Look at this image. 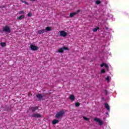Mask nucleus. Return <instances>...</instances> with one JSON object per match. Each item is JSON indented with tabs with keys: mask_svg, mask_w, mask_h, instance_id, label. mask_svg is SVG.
<instances>
[{
	"mask_svg": "<svg viewBox=\"0 0 129 129\" xmlns=\"http://www.w3.org/2000/svg\"><path fill=\"white\" fill-rule=\"evenodd\" d=\"M44 33H46V30L44 29L37 31V33L39 35H41V34H44Z\"/></svg>",
	"mask_w": 129,
	"mask_h": 129,
	"instance_id": "1a4fd4ad",
	"label": "nucleus"
},
{
	"mask_svg": "<svg viewBox=\"0 0 129 129\" xmlns=\"http://www.w3.org/2000/svg\"><path fill=\"white\" fill-rule=\"evenodd\" d=\"M104 104L105 107L107 109V110H108V111H110V108H109V105L107 103H105Z\"/></svg>",
	"mask_w": 129,
	"mask_h": 129,
	"instance_id": "9b49d317",
	"label": "nucleus"
},
{
	"mask_svg": "<svg viewBox=\"0 0 129 129\" xmlns=\"http://www.w3.org/2000/svg\"><path fill=\"white\" fill-rule=\"evenodd\" d=\"M83 118L85 120H87V121H88V120H89V118H88L86 117H83Z\"/></svg>",
	"mask_w": 129,
	"mask_h": 129,
	"instance_id": "412c9836",
	"label": "nucleus"
},
{
	"mask_svg": "<svg viewBox=\"0 0 129 129\" xmlns=\"http://www.w3.org/2000/svg\"><path fill=\"white\" fill-rule=\"evenodd\" d=\"M106 70H107V71H108V69H109V68L108 67H107V68H106Z\"/></svg>",
	"mask_w": 129,
	"mask_h": 129,
	"instance_id": "7c9ffc66",
	"label": "nucleus"
},
{
	"mask_svg": "<svg viewBox=\"0 0 129 129\" xmlns=\"http://www.w3.org/2000/svg\"><path fill=\"white\" fill-rule=\"evenodd\" d=\"M58 122H59V120H56V119H54L52 121V124H56V123H58Z\"/></svg>",
	"mask_w": 129,
	"mask_h": 129,
	"instance_id": "4468645a",
	"label": "nucleus"
},
{
	"mask_svg": "<svg viewBox=\"0 0 129 129\" xmlns=\"http://www.w3.org/2000/svg\"><path fill=\"white\" fill-rule=\"evenodd\" d=\"M23 3H24V4H25V5H28V3L26 1H23Z\"/></svg>",
	"mask_w": 129,
	"mask_h": 129,
	"instance_id": "cd10ccee",
	"label": "nucleus"
},
{
	"mask_svg": "<svg viewBox=\"0 0 129 129\" xmlns=\"http://www.w3.org/2000/svg\"><path fill=\"white\" fill-rule=\"evenodd\" d=\"M104 66L105 67V68H107V67H108V65H107V64L106 63H105Z\"/></svg>",
	"mask_w": 129,
	"mask_h": 129,
	"instance_id": "bb28decb",
	"label": "nucleus"
},
{
	"mask_svg": "<svg viewBox=\"0 0 129 129\" xmlns=\"http://www.w3.org/2000/svg\"><path fill=\"white\" fill-rule=\"evenodd\" d=\"M30 116H31V117H36L37 118H39L40 117H42V115H41L40 113H33Z\"/></svg>",
	"mask_w": 129,
	"mask_h": 129,
	"instance_id": "423d86ee",
	"label": "nucleus"
},
{
	"mask_svg": "<svg viewBox=\"0 0 129 129\" xmlns=\"http://www.w3.org/2000/svg\"><path fill=\"white\" fill-rule=\"evenodd\" d=\"M96 5H99V4H100V1L97 0V1L96 2Z\"/></svg>",
	"mask_w": 129,
	"mask_h": 129,
	"instance_id": "4be33fe9",
	"label": "nucleus"
},
{
	"mask_svg": "<svg viewBox=\"0 0 129 129\" xmlns=\"http://www.w3.org/2000/svg\"><path fill=\"white\" fill-rule=\"evenodd\" d=\"M38 109H39L38 106H31L29 107V110L30 111H31V112H35V111H37Z\"/></svg>",
	"mask_w": 129,
	"mask_h": 129,
	"instance_id": "7ed1b4c3",
	"label": "nucleus"
},
{
	"mask_svg": "<svg viewBox=\"0 0 129 129\" xmlns=\"http://www.w3.org/2000/svg\"><path fill=\"white\" fill-rule=\"evenodd\" d=\"M104 92L106 94H107V91L106 90H104Z\"/></svg>",
	"mask_w": 129,
	"mask_h": 129,
	"instance_id": "c756f323",
	"label": "nucleus"
},
{
	"mask_svg": "<svg viewBox=\"0 0 129 129\" xmlns=\"http://www.w3.org/2000/svg\"><path fill=\"white\" fill-rule=\"evenodd\" d=\"M104 65H105V63H102V64H101V65H100V66H101V67H103V66H104Z\"/></svg>",
	"mask_w": 129,
	"mask_h": 129,
	"instance_id": "c85d7f7f",
	"label": "nucleus"
},
{
	"mask_svg": "<svg viewBox=\"0 0 129 129\" xmlns=\"http://www.w3.org/2000/svg\"><path fill=\"white\" fill-rule=\"evenodd\" d=\"M24 18H25V15H21L20 17H18L17 19L21 21V20H23V19H24Z\"/></svg>",
	"mask_w": 129,
	"mask_h": 129,
	"instance_id": "2eb2a0df",
	"label": "nucleus"
},
{
	"mask_svg": "<svg viewBox=\"0 0 129 129\" xmlns=\"http://www.w3.org/2000/svg\"><path fill=\"white\" fill-rule=\"evenodd\" d=\"M30 2H35V1H36V0H30Z\"/></svg>",
	"mask_w": 129,
	"mask_h": 129,
	"instance_id": "2f4dec72",
	"label": "nucleus"
},
{
	"mask_svg": "<svg viewBox=\"0 0 129 129\" xmlns=\"http://www.w3.org/2000/svg\"><path fill=\"white\" fill-rule=\"evenodd\" d=\"M1 46L2 47H6V44L5 42H2L1 43Z\"/></svg>",
	"mask_w": 129,
	"mask_h": 129,
	"instance_id": "6ab92c4d",
	"label": "nucleus"
},
{
	"mask_svg": "<svg viewBox=\"0 0 129 129\" xmlns=\"http://www.w3.org/2000/svg\"><path fill=\"white\" fill-rule=\"evenodd\" d=\"M94 120H95V121H96L97 122H98L99 125H102V124H103V122L102 121V120L99 119V118H94Z\"/></svg>",
	"mask_w": 129,
	"mask_h": 129,
	"instance_id": "20e7f679",
	"label": "nucleus"
},
{
	"mask_svg": "<svg viewBox=\"0 0 129 129\" xmlns=\"http://www.w3.org/2000/svg\"><path fill=\"white\" fill-rule=\"evenodd\" d=\"M64 52V50L63 49V48H60L58 50V53H63Z\"/></svg>",
	"mask_w": 129,
	"mask_h": 129,
	"instance_id": "dca6fc26",
	"label": "nucleus"
},
{
	"mask_svg": "<svg viewBox=\"0 0 129 129\" xmlns=\"http://www.w3.org/2000/svg\"><path fill=\"white\" fill-rule=\"evenodd\" d=\"M30 49L32 51H37V50L39 49V47L34 45L31 44L30 45Z\"/></svg>",
	"mask_w": 129,
	"mask_h": 129,
	"instance_id": "39448f33",
	"label": "nucleus"
},
{
	"mask_svg": "<svg viewBox=\"0 0 129 129\" xmlns=\"http://www.w3.org/2000/svg\"><path fill=\"white\" fill-rule=\"evenodd\" d=\"M3 31L5 32V33H11V28L6 25L3 28Z\"/></svg>",
	"mask_w": 129,
	"mask_h": 129,
	"instance_id": "f03ea898",
	"label": "nucleus"
},
{
	"mask_svg": "<svg viewBox=\"0 0 129 129\" xmlns=\"http://www.w3.org/2000/svg\"><path fill=\"white\" fill-rule=\"evenodd\" d=\"M78 13H80V10H78L76 12L70 13V18H73V17H74V16H76V15H77V14H78Z\"/></svg>",
	"mask_w": 129,
	"mask_h": 129,
	"instance_id": "0eeeda50",
	"label": "nucleus"
},
{
	"mask_svg": "<svg viewBox=\"0 0 129 129\" xmlns=\"http://www.w3.org/2000/svg\"><path fill=\"white\" fill-rule=\"evenodd\" d=\"M45 32H50V31H52V28L51 27H47L45 28Z\"/></svg>",
	"mask_w": 129,
	"mask_h": 129,
	"instance_id": "ddd939ff",
	"label": "nucleus"
},
{
	"mask_svg": "<svg viewBox=\"0 0 129 129\" xmlns=\"http://www.w3.org/2000/svg\"><path fill=\"white\" fill-rule=\"evenodd\" d=\"M99 30V28L98 27H97L96 28H94V29H93V32H97V30Z\"/></svg>",
	"mask_w": 129,
	"mask_h": 129,
	"instance_id": "f3484780",
	"label": "nucleus"
},
{
	"mask_svg": "<svg viewBox=\"0 0 129 129\" xmlns=\"http://www.w3.org/2000/svg\"><path fill=\"white\" fill-rule=\"evenodd\" d=\"M101 73H105V70L103 69L101 71Z\"/></svg>",
	"mask_w": 129,
	"mask_h": 129,
	"instance_id": "b1692460",
	"label": "nucleus"
},
{
	"mask_svg": "<svg viewBox=\"0 0 129 129\" xmlns=\"http://www.w3.org/2000/svg\"><path fill=\"white\" fill-rule=\"evenodd\" d=\"M64 111H60L59 112H58L55 115L56 118H59L60 117H62L64 115Z\"/></svg>",
	"mask_w": 129,
	"mask_h": 129,
	"instance_id": "f257e3e1",
	"label": "nucleus"
},
{
	"mask_svg": "<svg viewBox=\"0 0 129 129\" xmlns=\"http://www.w3.org/2000/svg\"><path fill=\"white\" fill-rule=\"evenodd\" d=\"M106 80L107 81H109V77L107 76V78H106Z\"/></svg>",
	"mask_w": 129,
	"mask_h": 129,
	"instance_id": "a878e982",
	"label": "nucleus"
},
{
	"mask_svg": "<svg viewBox=\"0 0 129 129\" xmlns=\"http://www.w3.org/2000/svg\"><path fill=\"white\" fill-rule=\"evenodd\" d=\"M106 114H108V112H106Z\"/></svg>",
	"mask_w": 129,
	"mask_h": 129,
	"instance_id": "72a5a7b5",
	"label": "nucleus"
},
{
	"mask_svg": "<svg viewBox=\"0 0 129 129\" xmlns=\"http://www.w3.org/2000/svg\"><path fill=\"white\" fill-rule=\"evenodd\" d=\"M75 106L76 107H79V106H80V103H79V102H76L75 103Z\"/></svg>",
	"mask_w": 129,
	"mask_h": 129,
	"instance_id": "a211bd4d",
	"label": "nucleus"
},
{
	"mask_svg": "<svg viewBox=\"0 0 129 129\" xmlns=\"http://www.w3.org/2000/svg\"><path fill=\"white\" fill-rule=\"evenodd\" d=\"M60 37H66L67 36V33L64 31H61L60 32Z\"/></svg>",
	"mask_w": 129,
	"mask_h": 129,
	"instance_id": "6e6552de",
	"label": "nucleus"
},
{
	"mask_svg": "<svg viewBox=\"0 0 129 129\" xmlns=\"http://www.w3.org/2000/svg\"><path fill=\"white\" fill-rule=\"evenodd\" d=\"M70 100H72V101H74V100H75V96L73 95H71L70 96Z\"/></svg>",
	"mask_w": 129,
	"mask_h": 129,
	"instance_id": "f8f14e48",
	"label": "nucleus"
},
{
	"mask_svg": "<svg viewBox=\"0 0 129 129\" xmlns=\"http://www.w3.org/2000/svg\"><path fill=\"white\" fill-rule=\"evenodd\" d=\"M28 17H32V14L29 13L27 14Z\"/></svg>",
	"mask_w": 129,
	"mask_h": 129,
	"instance_id": "393cba45",
	"label": "nucleus"
},
{
	"mask_svg": "<svg viewBox=\"0 0 129 129\" xmlns=\"http://www.w3.org/2000/svg\"><path fill=\"white\" fill-rule=\"evenodd\" d=\"M19 14H25V12L23 11H19Z\"/></svg>",
	"mask_w": 129,
	"mask_h": 129,
	"instance_id": "5701e85b",
	"label": "nucleus"
},
{
	"mask_svg": "<svg viewBox=\"0 0 129 129\" xmlns=\"http://www.w3.org/2000/svg\"><path fill=\"white\" fill-rule=\"evenodd\" d=\"M36 97H37V98H38V99H39V100H42V99L43 98V96L41 94H38L36 95Z\"/></svg>",
	"mask_w": 129,
	"mask_h": 129,
	"instance_id": "9d476101",
	"label": "nucleus"
},
{
	"mask_svg": "<svg viewBox=\"0 0 129 129\" xmlns=\"http://www.w3.org/2000/svg\"><path fill=\"white\" fill-rule=\"evenodd\" d=\"M62 49H63V50H69V48L68 47H66V46H63Z\"/></svg>",
	"mask_w": 129,
	"mask_h": 129,
	"instance_id": "aec40b11",
	"label": "nucleus"
},
{
	"mask_svg": "<svg viewBox=\"0 0 129 129\" xmlns=\"http://www.w3.org/2000/svg\"><path fill=\"white\" fill-rule=\"evenodd\" d=\"M106 30H108V27L106 28Z\"/></svg>",
	"mask_w": 129,
	"mask_h": 129,
	"instance_id": "473e14b6",
	"label": "nucleus"
}]
</instances>
